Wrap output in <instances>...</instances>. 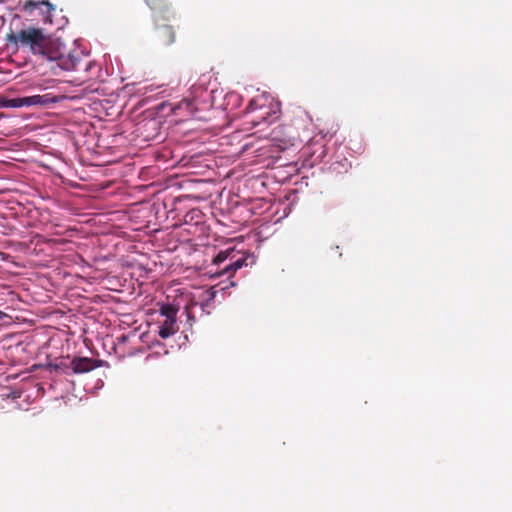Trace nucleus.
<instances>
[{
    "mask_svg": "<svg viewBox=\"0 0 512 512\" xmlns=\"http://www.w3.org/2000/svg\"><path fill=\"white\" fill-rule=\"evenodd\" d=\"M7 40L29 49L32 54L46 60H54L58 57V42L45 35L41 29L28 27L15 34H9Z\"/></svg>",
    "mask_w": 512,
    "mask_h": 512,
    "instance_id": "obj_1",
    "label": "nucleus"
},
{
    "mask_svg": "<svg viewBox=\"0 0 512 512\" xmlns=\"http://www.w3.org/2000/svg\"><path fill=\"white\" fill-rule=\"evenodd\" d=\"M178 310L172 305H163L160 309V314L164 319L159 326V336L162 339H167L178 331L176 325V317Z\"/></svg>",
    "mask_w": 512,
    "mask_h": 512,
    "instance_id": "obj_2",
    "label": "nucleus"
},
{
    "mask_svg": "<svg viewBox=\"0 0 512 512\" xmlns=\"http://www.w3.org/2000/svg\"><path fill=\"white\" fill-rule=\"evenodd\" d=\"M56 101L57 100L49 94L33 95L10 99L8 101V106L13 108H20L24 106H45L50 103H55Z\"/></svg>",
    "mask_w": 512,
    "mask_h": 512,
    "instance_id": "obj_3",
    "label": "nucleus"
},
{
    "mask_svg": "<svg viewBox=\"0 0 512 512\" xmlns=\"http://www.w3.org/2000/svg\"><path fill=\"white\" fill-rule=\"evenodd\" d=\"M53 61H58L59 67L64 70H74L77 67L78 59L72 55L63 56L60 52V44L58 43V57Z\"/></svg>",
    "mask_w": 512,
    "mask_h": 512,
    "instance_id": "obj_4",
    "label": "nucleus"
},
{
    "mask_svg": "<svg viewBox=\"0 0 512 512\" xmlns=\"http://www.w3.org/2000/svg\"><path fill=\"white\" fill-rule=\"evenodd\" d=\"M71 367L75 373H86L91 371L94 365L89 358H77L72 361Z\"/></svg>",
    "mask_w": 512,
    "mask_h": 512,
    "instance_id": "obj_5",
    "label": "nucleus"
},
{
    "mask_svg": "<svg viewBox=\"0 0 512 512\" xmlns=\"http://www.w3.org/2000/svg\"><path fill=\"white\" fill-rule=\"evenodd\" d=\"M244 264H245V259H238L235 262H233L231 265L226 267L225 271L226 272L236 271V270L240 269L241 267H243Z\"/></svg>",
    "mask_w": 512,
    "mask_h": 512,
    "instance_id": "obj_6",
    "label": "nucleus"
},
{
    "mask_svg": "<svg viewBox=\"0 0 512 512\" xmlns=\"http://www.w3.org/2000/svg\"><path fill=\"white\" fill-rule=\"evenodd\" d=\"M262 99H266V96L262 95L260 98H255V99L251 100L249 103L248 109L252 111L257 108L262 107V103H260L262 101Z\"/></svg>",
    "mask_w": 512,
    "mask_h": 512,
    "instance_id": "obj_7",
    "label": "nucleus"
},
{
    "mask_svg": "<svg viewBox=\"0 0 512 512\" xmlns=\"http://www.w3.org/2000/svg\"><path fill=\"white\" fill-rule=\"evenodd\" d=\"M228 255L226 252H220L214 259V262L219 264L227 259Z\"/></svg>",
    "mask_w": 512,
    "mask_h": 512,
    "instance_id": "obj_8",
    "label": "nucleus"
},
{
    "mask_svg": "<svg viewBox=\"0 0 512 512\" xmlns=\"http://www.w3.org/2000/svg\"><path fill=\"white\" fill-rule=\"evenodd\" d=\"M37 4L46 5L49 9L52 8V5L48 1H42V2H39V3L29 2V3H27L26 7H28V6L35 7Z\"/></svg>",
    "mask_w": 512,
    "mask_h": 512,
    "instance_id": "obj_9",
    "label": "nucleus"
},
{
    "mask_svg": "<svg viewBox=\"0 0 512 512\" xmlns=\"http://www.w3.org/2000/svg\"><path fill=\"white\" fill-rule=\"evenodd\" d=\"M146 2H147L148 5H152L154 0H146Z\"/></svg>",
    "mask_w": 512,
    "mask_h": 512,
    "instance_id": "obj_10",
    "label": "nucleus"
},
{
    "mask_svg": "<svg viewBox=\"0 0 512 512\" xmlns=\"http://www.w3.org/2000/svg\"><path fill=\"white\" fill-rule=\"evenodd\" d=\"M3 313L0 311V320L3 318Z\"/></svg>",
    "mask_w": 512,
    "mask_h": 512,
    "instance_id": "obj_11",
    "label": "nucleus"
}]
</instances>
